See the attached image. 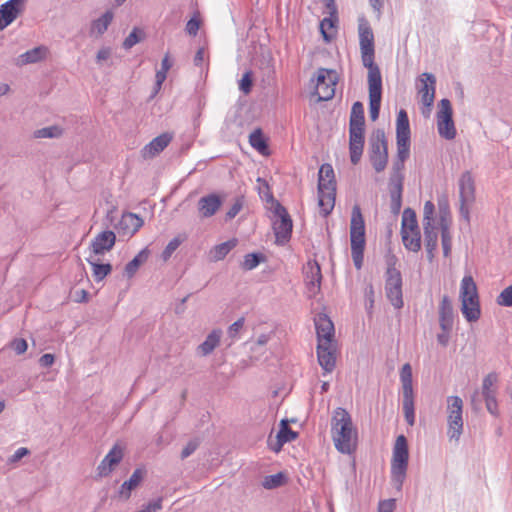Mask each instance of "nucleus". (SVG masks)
<instances>
[{"mask_svg": "<svg viewBox=\"0 0 512 512\" xmlns=\"http://www.w3.org/2000/svg\"><path fill=\"white\" fill-rule=\"evenodd\" d=\"M447 435L458 441L463 432V401L459 396L447 397Z\"/></svg>", "mask_w": 512, "mask_h": 512, "instance_id": "nucleus-8", "label": "nucleus"}, {"mask_svg": "<svg viewBox=\"0 0 512 512\" xmlns=\"http://www.w3.org/2000/svg\"><path fill=\"white\" fill-rule=\"evenodd\" d=\"M47 55V48L40 46L33 48L23 54H21L17 59V64L25 65L29 63H35L42 59H44Z\"/></svg>", "mask_w": 512, "mask_h": 512, "instance_id": "nucleus-31", "label": "nucleus"}, {"mask_svg": "<svg viewBox=\"0 0 512 512\" xmlns=\"http://www.w3.org/2000/svg\"><path fill=\"white\" fill-rule=\"evenodd\" d=\"M204 57H205V49L199 48L194 57V64L196 66H201L202 63L204 62Z\"/></svg>", "mask_w": 512, "mask_h": 512, "instance_id": "nucleus-62", "label": "nucleus"}, {"mask_svg": "<svg viewBox=\"0 0 512 512\" xmlns=\"http://www.w3.org/2000/svg\"><path fill=\"white\" fill-rule=\"evenodd\" d=\"M453 110L448 99L439 102V110L436 115L437 130L442 138L452 140L456 136V128L453 121Z\"/></svg>", "mask_w": 512, "mask_h": 512, "instance_id": "nucleus-13", "label": "nucleus"}, {"mask_svg": "<svg viewBox=\"0 0 512 512\" xmlns=\"http://www.w3.org/2000/svg\"><path fill=\"white\" fill-rule=\"evenodd\" d=\"M396 507L394 499L383 500L378 505V512H393Z\"/></svg>", "mask_w": 512, "mask_h": 512, "instance_id": "nucleus-54", "label": "nucleus"}, {"mask_svg": "<svg viewBox=\"0 0 512 512\" xmlns=\"http://www.w3.org/2000/svg\"><path fill=\"white\" fill-rule=\"evenodd\" d=\"M197 448V444L195 442H189L184 449L182 450L181 457L186 458L190 456Z\"/></svg>", "mask_w": 512, "mask_h": 512, "instance_id": "nucleus-61", "label": "nucleus"}, {"mask_svg": "<svg viewBox=\"0 0 512 512\" xmlns=\"http://www.w3.org/2000/svg\"><path fill=\"white\" fill-rule=\"evenodd\" d=\"M358 34L363 65L368 68L369 116L372 121L379 117L382 96V78L378 66L374 63V34L369 22L358 20Z\"/></svg>", "mask_w": 512, "mask_h": 512, "instance_id": "nucleus-1", "label": "nucleus"}, {"mask_svg": "<svg viewBox=\"0 0 512 512\" xmlns=\"http://www.w3.org/2000/svg\"><path fill=\"white\" fill-rule=\"evenodd\" d=\"M400 380L402 383V393L414 394L412 384V368L409 363H406L402 366L400 371Z\"/></svg>", "mask_w": 512, "mask_h": 512, "instance_id": "nucleus-40", "label": "nucleus"}, {"mask_svg": "<svg viewBox=\"0 0 512 512\" xmlns=\"http://www.w3.org/2000/svg\"><path fill=\"white\" fill-rule=\"evenodd\" d=\"M201 26L200 14L197 12L186 24V31L191 36H196Z\"/></svg>", "mask_w": 512, "mask_h": 512, "instance_id": "nucleus-49", "label": "nucleus"}, {"mask_svg": "<svg viewBox=\"0 0 512 512\" xmlns=\"http://www.w3.org/2000/svg\"><path fill=\"white\" fill-rule=\"evenodd\" d=\"M364 108L361 102H355L351 109L349 123V153L352 164L359 163L364 149Z\"/></svg>", "mask_w": 512, "mask_h": 512, "instance_id": "nucleus-3", "label": "nucleus"}, {"mask_svg": "<svg viewBox=\"0 0 512 512\" xmlns=\"http://www.w3.org/2000/svg\"><path fill=\"white\" fill-rule=\"evenodd\" d=\"M140 41L137 35V29H134L124 40L123 46L126 49H130Z\"/></svg>", "mask_w": 512, "mask_h": 512, "instance_id": "nucleus-55", "label": "nucleus"}, {"mask_svg": "<svg viewBox=\"0 0 512 512\" xmlns=\"http://www.w3.org/2000/svg\"><path fill=\"white\" fill-rule=\"evenodd\" d=\"M449 333L450 331H443L442 333L437 335V340L439 344L442 346H446L449 342Z\"/></svg>", "mask_w": 512, "mask_h": 512, "instance_id": "nucleus-64", "label": "nucleus"}, {"mask_svg": "<svg viewBox=\"0 0 512 512\" xmlns=\"http://www.w3.org/2000/svg\"><path fill=\"white\" fill-rule=\"evenodd\" d=\"M350 242L351 255L354 265L357 269H361L363 264L365 239V223L359 205H354L351 213L350 221Z\"/></svg>", "mask_w": 512, "mask_h": 512, "instance_id": "nucleus-5", "label": "nucleus"}, {"mask_svg": "<svg viewBox=\"0 0 512 512\" xmlns=\"http://www.w3.org/2000/svg\"><path fill=\"white\" fill-rule=\"evenodd\" d=\"M401 238L404 247L412 252L421 249V233L417 222L416 213L411 208H406L402 213Z\"/></svg>", "mask_w": 512, "mask_h": 512, "instance_id": "nucleus-7", "label": "nucleus"}, {"mask_svg": "<svg viewBox=\"0 0 512 512\" xmlns=\"http://www.w3.org/2000/svg\"><path fill=\"white\" fill-rule=\"evenodd\" d=\"M89 300V293L85 289L76 290L73 293V301L76 303H85Z\"/></svg>", "mask_w": 512, "mask_h": 512, "instance_id": "nucleus-57", "label": "nucleus"}, {"mask_svg": "<svg viewBox=\"0 0 512 512\" xmlns=\"http://www.w3.org/2000/svg\"><path fill=\"white\" fill-rule=\"evenodd\" d=\"M297 432L293 431L289 425L288 420L282 419L279 424V430L275 436L269 435L267 444L268 447L275 453L281 451L284 444L291 442L297 438Z\"/></svg>", "mask_w": 512, "mask_h": 512, "instance_id": "nucleus-18", "label": "nucleus"}, {"mask_svg": "<svg viewBox=\"0 0 512 512\" xmlns=\"http://www.w3.org/2000/svg\"><path fill=\"white\" fill-rule=\"evenodd\" d=\"M221 330H213L206 338V340L199 345L198 352L202 356L209 355L218 345L221 338Z\"/></svg>", "mask_w": 512, "mask_h": 512, "instance_id": "nucleus-33", "label": "nucleus"}, {"mask_svg": "<svg viewBox=\"0 0 512 512\" xmlns=\"http://www.w3.org/2000/svg\"><path fill=\"white\" fill-rule=\"evenodd\" d=\"M286 477L283 473H277L274 475H270L265 477L263 481V486L267 489H273L279 487L285 483Z\"/></svg>", "mask_w": 512, "mask_h": 512, "instance_id": "nucleus-45", "label": "nucleus"}, {"mask_svg": "<svg viewBox=\"0 0 512 512\" xmlns=\"http://www.w3.org/2000/svg\"><path fill=\"white\" fill-rule=\"evenodd\" d=\"M184 238H181L180 236H177L173 238L165 247V249L162 252V259L163 261H167L174 251L180 246V244L183 242Z\"/></svg>", "mask_w": 512, "mask_h": 512, "instance_id": "nucleus-47", "label": "nucleus"}, {"mask_svg": "<svg viewBox=\"0 0 512 512\" xmlns=\"http://www.w3.org/2000/svg\"><path fill=\"white\" fill-rule=\"evenodd\" d=\"M124 456V449L115 444L107 455L103 458L97 467V472L100 477L108 476L115 467L121 462Z\"/></svg>", "mask_w": 512, "mask_h": 512, "instance_id": "nucleus-21", "label": "nucleus"}, {"mask_svg": "<svg viewBox=\"0 0 512 512\" xmlns=\"http://www.w3.org/2000/svg\"><path fill=\"white\" fill-rule=\"evenodd\" d=\"M116 242V235L113 231H103L95 236L91 242L92 256H98L110 251Z\"/></svg>", "mask_w": 512, "mask_h": 512, "instance_id": "nucleus-23", "label": "nucleus"}, {"mask_svg": "<svg viewBox=\"0 0 512 512\" xmlns=\"http://www.w3.org/2000/svg\"><path fill=\"white\" fill-rule=\"evenodd\" d=\"M29 454V450L25 447H21L19 449H17L15 451V453L12 455L10 461L11 462H17L19 461L22 457L26 456Z\"/></svg>", "mask_w": 512, "mask_h": 512, "instance_id": "nucleus-60", "label": "nucleus"}, {"mask_svg": "<svg viewBox=\"0 0 512 512\" xmlns=\"http://www.w3.org/2000/svg\"><path fill=\"white\" fill-rule=\"evenodd\" d=\"M62 134V130L57 126L46 127L34 132L36 138H53Z\"/></svg>", "mask_w": 512, "mask_h": 512, "instance_id": "nucleus-46", "label": "nucleus"}, {"mask_svg": "<svg viewBox=\"0 0 512 512\" xmlns=\"http://www.w3.org/2000/svg\"><path fill=\"white\" fill-rule=\"evenodd\" d=\"M318 344H329L334 341V325L326 314H318L315 319Z\"/></svg>", "mask_w": 512, "mask_h": 512, "instance_id": "nucleus-22", "label": "nucleus"}, {"mask_svg": "<svg viewBox=\"0 0 512 512\" xmlns=\"http://www.w3.org/2000/svg\"><path fill=\"white\" fill-rule=\"evenodd\" d=\"M143 478V472L140 469H136L128 481H125L120 488L119 494L124 499L130 497L131 491L136 488Z\"/></svg>", "mask_w": 512, "mask_h": 512, "instance_id": "nucleus-35", "label": "nucleus"}, {"mask_svg": "<svg viewBox=\"0 0 512 512\" xmlns=\"http://www.w3.org/2000/svg\"><path fill=\"white\" fill-rule=\"evenodd\" d=\"M408 444L404 435H399L396 438L392 460H391V478L398 489L401 488L406 477L408 467Z\"/></svg>", "mask_w": 512, "mask_h": 512, "instance_id": "nucleus-6", "label": "nucleus"}, {"mask_svg": "<svg viewBox=\"0 0 512 512\" xmlns=\"http://www.w3.org/2000/svg\"><path fill=\"white\" fill-rule=\"evenodd\" d=\"M237 245V239L233 238L221 244L214 246L210 251V257L213 261H220Z\"/></svg>", "mask_w": 512, "mask_h": 512, "instance_id": "nucleus-34", "label": "nucleus"}, {"mask_svg": "<svg viewBox=\"0 0 512 512\" xmlns=\"http://www.w3.org/2000/svg\"><path fill=\"white\" fill-rule=\"evenodd\" d=\"M26 0H9L0 6V31L10 25L24 10Z\"/></svg>", "mask_w": 512, "mask_h": 512, "instance_id": "nucleus-20", "label": "nucleus"}, {"mask_svg": "<svg viewBox=\"0 0 512 512\" xmlns=\"http://www.w3.org/2000/svg\"><path fill=\"white\" fill-rule=\"evenodd\" d=\"M250 145L262 155H268V145L260 129H256L249 136Z\"/></svg>", "mask_w": 512, "mask_h": 512, "instance_id": "nucleus-39", "label": "nucleus"}, {"mask_svg": "<svg viewBox=\"0 0 512 512\" xmlns=\"http://www.w3.org/2000/svg\"><path fill=\"white\" fill-rule=\"evenodd\" d=\"M439 228L441 230L442 248L444 256H449L452 246V238L450 235L451 215L447 208L440 209Z\"/></svg>", "mask_w": 512, "mask_h": 512, "instance_id": "nucleus-26", "label": "nucleus"}, {"mask_svg": "<svg viewBox=\"0 0 512 512\" xmlns=\"http://www.w3.org/2000/svg\"><path fill=\"white\" fill-rule=\"evenodd\" d=\"M338 75L335 70L320 68L315 78V95L319 101H328L335 95Z\"/></svg>", "mask_w": 512, "mask_h": 512, "instance_id": "nucleus-11", "label": "nucleus"}, {"mask_svg": "<svg viewBox=\"0 0 512 512\" xmlns=\"http://www.w3.org/2000/svg\"><path fill=\"white\" fill-rule=\"evenodd\" d=\"M113 19V13L108 11L102 17L95 20L91 26V32L97 34H103Z\"/></svg>", "mask_w": 512, "mask_h": 512, "instance_id": "nucleus-43", "label": "nucleus"}, {"mask_svg": "<svg viewBox=\"0 0 512 512\" xmlns=\"http://www.w3.org/2000/svg\"><path fill=\"white\" fill-rule=\"evenodd\" d=\"M244 326V318H239L237 321H235L232 325H230L228 329L229 336L231 338H236L239 331Z\"/></svg>", "mask_w": 512, "mask_h": 512, "instance_id": "nucleus-56", "label": "nucleus"}, {"mask_svg": "<svg viewBox=\"0 0 512 512\" xmlns=\"http://www.w3.org/2000/svg\"><path fill=\"white\" fill-rule=\"evenodd\" d=\"M497 382V375L495 373L488 374L484 380H483V395L486 401V406L489 412H492L491 410V400H493V395H495L494 392V385Z\"/></svg>", "mask_w": 512, "mask_h": 512, "instance_id": "nucleus-38", "label": "nucleus"}, {"mask_svg": "<svg viewBox=\"0 0 512 512\" xmlns=\"http://www.w3.org/2000/svg\"><path fill=\"white\" fill-rule=\"evenodd\" d=\"M461 312L468 322H476L481 317L480 298L460 300Z\"/></svg>", "mask_w": 512, "mask_h": 512, "instance_id": "nucleus-29", "label": "nucleus"}, {"mask_svg": "<svg viewBox=\"0 0 512 512\" xmlns=\"http://www.w3.org/2000/svg\"><path fill=\"white\" fill-rule=\"evenodd\" d=\"M390 185L392 201L396 204L397 208H399L401 204V194L403 189L402 177L400 175L392 177Z\"/></svg>", "mask_w": 512, "mask_h": 512, "instance_id": "nucleus-44", "label": "nucleus"}, {"mask_svg": "<svg viewBox=\"0 0 512 512\" xmlns=\"http://www.w3.org/2000/svg\"><path fill=\"white\" fill-rule=\"evenodd\" d=\"M172 135L163 133L150 141L142 150L144 158H153L162 152L171 142Z\"/></svg>", "mask_w": 512, "mask_h": 512, "instance_id": "nucleus-28", "label": "nucleus"}, {"mask_svg": "<svg viewBox=\"0 0 512 512\" xmlns=\"http://www.w3.org/2000/svg\"><path fill=\"white\" fill-rule=\"evenodd\" d=\"M121 224L129 230L131 234L136 233L143 225V220L133 213L123 215Z\"/></svg>", "mask_w": 512, "mask_h": 512, "instance_id": "nucleus-42", "label": "nucleus"}, {"mask_svg": "<svg viewBox=\"0 0 512 512\" xmlns=\"http://www.w3.org/2000/svg\"><path fill=\"white\" fill-rule=\"evenodd\" d=\"M385 293L394 308L401 309L403 307L402 277L400 272L394 268L387 271Z\"/></svg>", "mask_w": 512, "mask_h": 512, "instance_id": "nucleus-16", "label": "nucleus"}, {"mask_svg": "<svg viewBox=\"0 0 512 512\" xmlns=\"http://www.w3.org/2000/svg\"><path fill=\"white\" fill-rule=\"evenodd\" d=\"M369 158L376 172H382L386 168L388 149L383 131H377L371 138Z\"/></svg>", "mask_w": 512, "mask_h": 512, "instance_id": "nucleus-12", "label": "nucleus"}, {"mask_svg": "<svg viewBox=\"0 0 512 512\" xmlns=\"http://www.w3.org/2000/svg\"><path fill=\"white\" fill-rule=\"evenodd\" d=\"M244 204V200L242 197H239L235 200V202L232 204L230 209L226 213V218L231 220L242 210Z\"/></svg>", "mask_w": 512, "mask_h": 512, "instance_id": "nucleus-51", "label": "nucleus"}, {"mask_svg": "<svg viewBox=\"0 0 512 512\" xmlns=\"http://www.w3.org/2000/svg\"><path fill=\"white\" fill-rule=\"evenodd\" d=\"M459 194L461 200L460 213L468 221L469 207L475 200V183L470 172H465L459 179Z\"/></svg>", "mask_w": 512, "mask_h": 512, "instance_id": "nucleus-17", "label": "nucleus"}, {"mask_svg": "<svg viewBox=\"0 0 512 512\" xmlns=\"http://www.w3.org/2000/svg\"><path fill=\"white\" fill-rule=\"evenodd\" d=\"M335 14L336 13L330 14V17L324 18L320 22V31L326 42L331 41L336 36L337 33V17Z\"/></svg>", "mask_w": 512, "mask_h": 512, "instance_id": "nucleus-32", "label": "nucleus"}, {"mask_svg": "<svg viewBox=\"0 0 512 512\" xmlns=\"http://www.w3.org/2000/svg\"><path fill=\"white\" fill-rule=\"evenodd\" d=\"M162 508V500L159 498L149 503L141 512H157Z\"/></svg>", "mask_w": 512, "mask_h": 512, "instance_id": "nucleus-58", "label": "nucleus"}, {"mask_svg": "<svg viewBox=\"0 0 512 512\" xmlns=\"http://www.w3.org/2000/svg\"><path fill=\"white\" fill-rule=\"evenodd\" d=\"M259 264V257L257 254L251 253L247 254L243 261V268L246 270H251L255 268Z\"/></svg>", "mask_w": 512, "mask_h": 512, "instance_id": "nucleus-52", "label": "nucleus"}, {"mask_svg": "<svg viewBox=\"0 0 512 512\" xmlns=\"http://www.w3.org/2000/svg\"><path fill=\"white\" fill-rule=\"evenodd\" d=\"M396 139H397V156L401 163V169L404 161L409 157L410 153V126L408 115L405 110H400L396 120Z\"/></svg>", "mask_w": 512, "mask_h": 512, "instance_id": "nucleus-10", "label": "nucleus"}, {"mask_svg": "<svg viewBox=\"0 0 512 512\" xmlns=\"http://www.w3.org/2000/svg\"><path fill=\"white\" fill-rule=\"evenodd\" d=\"M11 348L16 352V354L21 355L26 352L28 345L25 339L19 338L14 339L11 342Z\"/></svg>", "mask_w": 512, "mask_h": 512, "instance_id": "nucleus-53", "label": "nucleus"}, {"mask_svg": "<svg viewBox=\"0 0 512 512\" xmlns=\"http://www.w3.org/2000/svg\"><path fill=\"white\" fill-rule=\"evenodd\" d=\"M499 306L510 307L512 306V284L506 287L496 299Z\"/></svg>", "mask_w": 512, "mask_h": 512, "instance_id": "nucleus-48", "label": "nucleus"}, {"mask_svg": "<svg viewBox=\"0 0 512 512\" xmlns=\"http://www.w3.org/2000/svg\"><path fill=\"white\" fill-rule=\"evenodd\" d=\"M55 357L53 354L47 353L40 357L39 363L43 367H50L54 364Z\"/></svg>", "mask_w": 512, "mask_h": 512, "instance_id": "nucleus-59", "label": "nucleus"}, {"mask_svg": "<svg viewBox=\"0 0 512 512\" xmlns=\"http://www.w3.org/2000/svg\"><path fill=\"white\" fill-rule=\"evenodd\" d=\"M276 219L273 221V229L276 242L284 244L290 239L292 233V220L285 207L280 203H276L274 208Z\"/></svg>", "mask_w": 512, "mask_h": 512, "instance_id": "nucleus-15", "label": "nucleus"}, {"mask_svg": "<svg viewBox=\"0 0 512 512\" xmlns=\"http://www.w3.org/2000/svg\"><path fill=\"white\" fill-rule=\"evenodd\" d=\"M252 85V73L250 71H247L246 73H244L241 80L239 81V89L247 95L251 92Z\"/></svg>", "mask_w": 512, "mask_h": 512, "instance_id": "nucleus-50", "label": "nucleus"}, {"mask_svg": "<svg viewBox=\"0 0 512 512\" xmlns=\"http://www.w3.org/2000/svg\"><path fill=\"white\" fill-rule=\"evenodd\" d=\"M403 411L407 423L412 426L415 423L414 394H403Z\"/></svg>", "mask_w": 512, "mask_h": 512, "instance_id": "nucleus-41", "label": "nucleus"}, {"mask_svg": "<svg viewBox=\"0 0 512 512\" xmlns=\"http://www.w3.org/2000/svg\"><path fill=\"white\" fill-rule=\"evenodd\" d=\"M336 199V181L333 167L330 164H322L318 177V205L323 216L329 215Z\"/></svg>", "mask_w": 512, "mask_h": 512, "instance_id": "nucleus-4", "label": "nucleus"}, {"mask_svg": "<svg viewBox=\"0 0 512 512\" xmlns=\"http://www.w3.org/2000/svg\"><path fill=\"white\" fill-rule=\"evenodd\" d=\"M304 280L307 292L310 297H314L320 291L322 274L320 265L316 261H308L304 266Z\"/></svg>", "mask_w": 512, "mask_h": 512, "instance_id": "nucleus-19", "label": "nucleus"}, {"mask_svg": "<svg viewBox=\"0 0 512 512\" xmlns=\"http://www.w3.org/2000/svg\"><path fill=\"white\" fill-rule=\"evenodd\" d=\"M222 198L215 194H208L203 196L198 201V212L202 218L212 217L222 206Z\"/></svg>", "mask_w": 512, "mask_h": 512, "instance_id": "nucleus-24", "label": "nucleus"}, {"mask_svg": "<svg viewBox=\"0 0 512 512\" xmlns=\"http://www.w3.org/2000/svg\"><path fill=\"white\" fill-rule=\"evenodd\" d=\"M331 437L335 448L343 454H352L358 445V432L349 412L341 407L334 410L331 418Z\"/></svg>", "mask_w": 512, "mask_h": 512, "instance_id": "nucleus-2", "label": "nucleus"}, {"mask_svg": "<svg viewBox=\"0 0 512 512\" xmlns=\"http://www.w3.org/2000/svg\"><path fill=\"white\" fill-rule=\"evenodd\" d=\"M454 321V311L452 302L448 296L444 295L439 304V324L442 331H451Z\"/></svg>", "mask_w": 512, "mask_h": 512, "instance_id": "nucleus-27", "label": "nucleus"}, {"mask_svg": "<svg viewBox=\"0 0 512 512\" xmlns=\"http://www.w3.org/2000/svg\"><path fill=\"white\" fill-rule=\"evenodd\" d=\"M96 256H90L87 261L92 267V275L96 281H102L112 271V266L109 263L100 264L97 262Z\"/></svg>", "mask_w": 512, "mask_h": 512, "instance_id": "nucleus-36", "label": "nucleus"}, {"mask_svg": "<svg viewBox=\"0 0 512 512\" xmlns=\"http://www.w3.org/2000/svg\"><path fill=\"white\" fill-rule=\"evenodd\" d=\"M149 256L148 249L141 250L133 260H131L127 265L125 266V274L128 278H132L136 272L138 271L139 267L144 264Z\"/></svg>", "mask_w": 512, "mask_h": 512, "instance_id": "nucleus-37", "label": "nucleus"}, {"mask_svg": "<svg viewBox=\"0 0 512 512\" xmlns=\"http://www.w3.org/2000/svg\"><path fill=\"white\" fill-rule=\"evenodd\" d=\"M166 77H167L166 71L160 69L159 71L156 72L155 78H156V86L158 89H160V87L163 84V82L165 81Z\"/></svg>", "mask_w": 512, "mask_h": 512, "instance_id": "nucleus-63", "label": "nucleus"}, {"mask_svg": "<svg viewBox=\"0 0 512 512\" xmlns=\"http://www.w3.org/2000/svg\"><path fill=\"white\" fill-rule=\"evenodd\" d=\"M480 298L477 284L471 275H465L460 282L459 300Z\"/></svg>", "mask_w": 512, "mask_h": 512, "instance_id": "nucleus-30", "label": "nucleus"}, {"mask_svg": "<svg viewBox=\"0 0 512 512\" xmlns=\"http://www.w3.org/2000/svg\"><path fill=\"white\" fill-rule=\"evenodd\" d=\"M421 86L418 89L422 103L421 112L424 117H429L435 99L436 78L431 73H423L419 78Z\"/></svg>", "mask_w": 512, "mask_h": 512, "instance_id": "nucleus-14", "label": "nucleus"}, {"mask_svg": "<svg viewBox=\"0 0 512 512\" xmlns=\"http://www.w3.org/2000/svg\"><path fill=\"white\" fill-rule=\"evenodd\" d=\"M335 342H330L329 344H318L317 345V357L320 366L324 369L325 372H331L336 363V355H335Z\"/></svg>", "mask_w": 512, "mask_h": 512, "instance_id": "nucleus-25", "label": "nucleus"}, {"mask_svg": "<svg viewBox=\"0 0 512 512\" xmlns=\"http://www.w3.org/2000/svg\"><path fill=\"white\" fill-rule=\"evenodd\" d=\"M435 205L432 201H426L423 207V229L425 235V246L428 258L432 260L434 251L438 244V226L435 218Z\"/></svg>", "mask_w": 512, "mask_h": 512, "instance_id": "nucleus-9", "label": "nucleus"}]
</instances>
